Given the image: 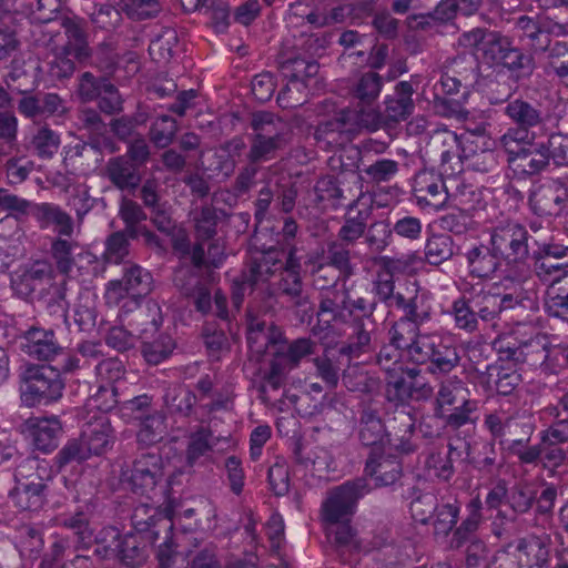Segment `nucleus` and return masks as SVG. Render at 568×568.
I'll return each mask as SVG.
<instances>
[{
	"instance_id": "nucleus-29",
	"label": "nucleus",
	"mask_w": 568,
	"mask_h": 568,
	"mask_svg": "<svg viewBox=\"0 0 568 568\" xmlns=\"http://www.w3.org/2000/svg\"><path fill=\"white\" fill-rule=\"evenodd\" d=\"M536 501V491L529 489L527 486H514L508 493L507 506L511 510L510 515H507L504 510H498L496 519L500 521L515 523L521 515L530 511ZM493 532L496 537L501 538L507 535V529L503 527V523H493Z\"/></svg>"
},
{
	"instance_id": "nucleus-58",
	"label": "nucleus",
	"mask_w": 568,
	"mask_h": 568,
	"mask_svg": "<svg viewBox=\"0 0 568 568\" xmlns=\"http://www.w3.org/2000/svg\"><path fill=\"white\" fill-rule=\"evenodd\" d=\"M342 383L347 390L365 395L374 393L378 387L377 378L369 376L357 365L351 366L349 363L343 369Z\"/></svg>"
},
{
	"instance_id": "nucleus-35",
	"label": "nucleus",
	"mask_w": 568,
	"mask_h": 568,
	"mask_svg": "<svg viewBox=\"0 0 568 568\" xmlns=\"http://www.w3.org/2000/svg\"><path fill=\"white\" fill-rule=\"evenodd\" d=\"M462 294L475 310L476 315L481 322H493L498 318L496 303V286H486L484 284H468L462 291Z\"/></svg>"
},
{
	"instance_id": "nucleus-55",
	"label": "nucleus",
	"mask_w": 568,
	"mask_h": 568,
	"mask_svg": "<svg viewBox=\"0 0 568 568\" xmlns=\"http://www.w3.org/2000/svg\"><path fill=\"white\" fill-rule=\"evenodd\" d=\"M48 496V487H32L16 483L10 497L21 510L37 511L41 509Z\"/></svg>"
},
{
	"instance_id": "nucleus-1",
	"label": "nucleus",
	"mask_w": 568,
	"mask_h": 568,
	"mask_svg": "<svg viewBox=\"0 0 568 568\" xmlns=\"http://www.w3.org/2000/svg\"><path fill=\"white\" fill-rule=\"evenodd\" d=\"M483 425L490 434L491 443L497 442L501 449L511 456H516L523 465H536L541 456L539 445H529L534 434L531 424H523L520 435L513 434L514 425H517L513 417L504 412L494 410L487 413Z\"/></svg>"
},
{
	"instance_id": "nucleus-25",
	"label": "nucleus",
	"mask_w": 568,
	"mask_h": 568,
	"mask_svg": "<svg viewBox=\"0 0 568 568\" xmlns=\"http://www.w3.org/2000/svg\"><path fill=\"white\" fill-rule=\"evenodd\" d=\"M277 67L287 81L302 80L307 81L315 77L320 65L315 60L306 59L287 42L282 44L277 53Z\"/></svg>"
},
{
	"instance_id": "nucleus-16",
	"label": "nucleus",
	"mask_w": 568,
	"mask_h": 568,
	"mask_svg": "<svg viewBox=\"0 0 568 568\" xmlns=\"http://www.w3.org/2000/svg\"><path fill=\"white\" fill-rule=\"evenodd\" d=\"M285 256L286 252L275 246L252 256L236 281L240 288L253 291L257 284L272 283L278 271L284 267Z\"/></svg>"
},
{
	"instance_id": "nucleus-43",
	"label": "nucleus",
	"mask_w": 568,
	"mask_h": 568,
	"mask_svg": "<svg viewBox=\"0 0 568 568\" xmlns=\"http://www.w3.org/2000/svg\"><path fill=\"white\" fill-rule=\"evenodd\" d=\"M342 111L354 134L362 129L377 131L379 128L385 126L384 113L374 103H356V109H343Z\"/></svg>"
},
{
	"instance_id": "nucleus-3",
	"label": "nucleus",
	"mask_w": 568,
	"mask_h": 568,
	"mask_svg": "<svg viewBox=\"0 0 568 568\" xmlns=\"http://www.w3.org/2000/svg\"><path fill=\"white\" fill-rule=\"evenodd\" d=\"M504 113L514 126L499 138V143L534 142L547 134V118L535 103L516 98L507 102Z\"/></svg>"
},
{
	"instance_id": "nucleus-7",
	"label": "nucleus",
	"mask_w": 568,
	"mask_h": 568,
	"mask_svg": "<svg viewBox=\"0 0 568 568\" xmlns=\"http://www.w3.org/2000/svg\"><path fill=\"white\" fill-rule=\"evenodd\" d=\"M372 488L364 477H357L333 487L328 490L322 505L324 520L331 525L349 521L356 510L358 500L369 494Z\"/></svg>"
},
{
	"instance_id": "nucleus-63",
	"label": "nucleus",
	"mask_w": 568,
	"mask_h": 568,
	"mask_svg": "<svg viewBox=\"0 0 568 568\" xmlns=\"http://www.w3.org/2000/svg\"><path fill=\"white\" fill-rule=\"evenodd\" d=\"M69 239L70 237H54L50 245L51 257L54 261L57 270L63 276H67L71 272L74 265L73 250L78 247V243Z\"/></svg>"
},
{
	"instance_id": "nucleus-61",
	"label": "nucleus",
	"mask_w": 568,
	"mask_h": 568,
	"mask_svg": "<svg viewBox=\"0 0 568 568\" xmlns=\"http://www.w3.org/2000/svg\"><path fill=\"white\" fill-rule=\"evenodd\" d=\"M450 314L456 328L466 333H475L480 329L481 320L463 294L453 302Z\"/></svg>"
},
{
	"instance_id": "nucleus-36",
	"label": "nucleus",
	"mask_w": 568,
	"mask_h": 568,
	"mask_svg": "<svg viewBox=\"0 0 568 568\" xmlns=\"http://www.w3.org/2000/svg\"><path fill=\"white\" fill-rule=\"evenodd\" d=\"M60 144V134L48 123L36 124L27 138V149L32 155L41 160L53 159L59 151Z\"/></svg>"
},
{
	"instance_id": "nucleus-52",
	"label": "nucleus",
	"mask_w": 568,
	"mask_h": 568,
	"mask_svg": "<svg viewBox=\"0 0 568 568\" xmlns=\"http://www.w3.org/2000/svg\"><path fill=\"white\" fill-rule=\"evenodd\" d=\"M282 333L275 326H266L264 322L252 323L247 328L246 341L252 352L266 353L270 345L276 346Z\"/></svg>"
},
{
	"instance_id": "nucleus-20",
	"label": "nucleus",
	"mask_w": 568,
	"mask_h": 568,
	"mask_svg": "<svg viewBox=\"0 0 568 568\" xmlns=\"http://www.w3.org/2000/svg\"><path fill=\"white\" fill-rule=\"evenodd\" d=\"M284 267L278 271L275 281L268 285L270 296H283L290 298L298 296L303 290V280L301 275L302 264L297 256V248L291 245L286 252Z\"/></svg>"
},
{
	"instance_id": "nucleus-37",
	"label": "nucleus",
	"mask_w": 568,
	"mask_h": 568,
	"mask_svg": "<svg viewBox=\"0 0 568 568\" xmlns=\"http://www.w3.org/2000/svg\"><path fill=\"white\" fill-rule=\"evenodd\" d=\"M105 176L121 191L135 190L141 182L139 168L125 155L111 158L104 168Z\"/></svg>"
},
{
	"instance_id": "nucleus-33",
	"label": "nucleus",
	"mask_w": 568,
	"mask_h": 568,
	"mask_svg": "<svg viewBox=\"0 0 568 568\" xmlns=\"http://www.w3.org/2000/svg\"><path fill=\"white\" fill-rule=\"evenodd\" d=\"M365 474L375 480L378 487L394 485L403 475L400 460L382 452L371 453L366 460Z\"/></svg>"
},
{
	"instance_id": "nucleus-15",
	"label": "nucleus",
	"mask_w": 568,
	"mask_h": 568,
	"mask_svg": "<svg viewBox=\"0 0 568 568\" xmlns=\"http://www.w3.org/2000/svg\"><path fill=\"white\" fill-rule=\"evenodd\" d=\"M508 155L511 171L520 178H529L545 171L549 161L544 144L534 142H503L499 143Z\"/></svg>"
},
{
	"instance_id": "nucleus-19",
	"label": "nucleus",
	"mask_w": 568,
	"mask_h": 568,
	"mask_svg": "<svg viewBox=\"0 0 568 568\" xmlns=\"http://www.w3.org/2000/svg\"><path fill=\"white\" fill-rule=\"evenodd\" d=\"M551 550L552 539L549 534H528L517 540L516 559L520 568H548Z\"/></svg>"
},
{
	"instance_id": "nucleus-51",
	"label": "nucleus",
	"mask_w": 568,
	"mask_h": 568,
	"mask_svg": "<svg viewBox=\"0 0 568 568\" xmlns=\"http://www.w3.org/2000/svg\"><path fill=\"white\" fill-rule=\"evenodd\" d=\"M430 357L428 372L432 374H448L456 368L460 362L457 348L440 336Z\"/></svg>"
},
{
	"instance_id": "nucleus-59",
	"label": "nucleus",
	"mask_w": 568,
	"mask_h": 568,
	"mask_svg": "<svg viewBox=\"0 0 568 568\" xmlns=\"http://www.w3.org/2000/svg\"><path fill=\"white\" fill-rule=\"evenodd\" d=\"M131 311L135 310L130 325L141 327L140 332L156 331L162 324L161 308L154 301H146L144 305L131 306Z\"/></svg>"
},
{
	"instance_id": "nucleus-14",
	"label": "nucleus",
	"mask_w": 568,
	"mask_h": 568,
	"mask_svg": "<svg viewBox=\"0 0 568 568\" xmlns=\"http://www.w3.org/2000/svg\"><path fill=\"white\" fill-rule=\"evenodd\" d=\"M163 476L162 456L155 452H145L138 455L132 464L122 470L121 478L133 493L149 495L162 481Z\"/></svg>"
},
{
	"instance_id": "nucleus-62",
	"label": "nucleus",
	"mask_w": 568,
	"mask_h": 568,
	"mask_svg": "<svg viewBox=\"0 0 568 568\" xmlns=\"http://www.w3.org/2000/svg\"><path fill=\"white\" fill-rule=\"evenodd\" d=\"M454 241L447 234L432 235L425 245V258L430 265H440L454 255Z\"/></svg>"
},
{
	"instance_id": "nucleus-38",
	"label": "nucleus",
	"mask_w": 568,
	"mask_h": 568,
	"mask_svg": "<svg viewBox=\"0 0 568 568\" xmlns=\"http://www.w3.org/2000/svg\"><path fill=\"white\" fill-rule=\"evenodd\" d=\"M250 125L253 130L251 136L272 138L275 140L290 141V124L270 111H255L251 114Z\"/></svg>"
},
{
	"instance_id": "nucleus-12",
	"label": "nucleus",
	"mask_w": 568,
	"mask_h": 568,
	"mask_svg": "<svg viewBox=\"0 0 568 568\" xmlns=\"http://www.w3.org/2000/svg\"><path fill=\"white\" fill-rule=\"evenodd\" d=\"M409 302L410 300L399 298L398 310L402 316L388 329V342L405 353L420 334L422 325L430 320V311L424 307L423 300L417 303Z\"/></svg>"
},
{
	"instance_id": "nucleus-10",
	"label": "nucleus",
	"mask_w": 568,
	"mask_h": 568,
	"mask_svg": "<svg viewBox=\"0 0 568 568\" xmlns=\"http://www.w3.org/2000/svg\"><path fill=\"white\" fill-rule=\"evenodd\" d=\"M152 284V274L140 265L132 264L124 270L121 280L109 283L105 298L110 304L124 301L121 311L128 313L132 310L131 306H136L141 298L151 293Z\"/></svg>"
},
{
	"instance_id": "nucleus-24",
	"label": "nucleus",
	"mask_w": 568,
	"mask_h": 568,
	"mask_svg": "<svg viewBox=\"0 0 568 568\" xmlns=\"http://www.w3.org/2000/svg\"><path fill=\"white\" fill-rule=\"evenodd\" d=\"M20 432L31 438L34 447L49 453L58 447L62 425L58 417H30L20 425Z\"/></svg>"
},
{
	"instance_id": "nucleus-4",
	"label": "nucleus",
	"mask_w": 568,
	"mask_h": 568,
	"mask_svg": "<svg viewBox=\"0 0 568 568\" xmlns=\"http://www.w3.org/2000/svg\"><path fill=\"white\" fill-rule=\"evenodd\" d=\"M22 387L21 403L27 407H36L61 398L64 383L59 371L51 366L28 364L20 374Z\"/></svg>"
},
{
	"instance_id": "nucleus-26",
	"label": "nucleus",
	"mask_w": 568,
	"mask_h": 568,
	"mask_svg": "<svg viewBox=\"0 0 568 568\" xmlns=\"http://www.w3.org/2000/svg\"><path fill=\"white\" fill-rule=\"evenodd\" d=\"M357 435L361 444L372 447V453L383 452L390 444L389 434L377 409L365 406L359 412Z\"/></svg>"
},
{
	"instance_id": "nucleus-50",
	"label": "nucleus",
	"mask_w": 568,
	"mask_h": 568,
	"mask_svg": "<svg viewBox=\"0 0 568 568\" xmlns=\"http://www.w3.org/2000/svg\"><path fill=\"white\" fill-rule=\"evenodd\" d=\"M460 506L456 497L437 499V509L433 517L436 535L447 536L454 529L459 518Z\"/></svg>"
},
{
	"instance_id": "nucleus-60",
	"label": "nucleus",
	"mask_w": 568,
	"mask_h": 568,
	"mask_svg": "<svg viewBox=\"0 0 568 568\" xmlns=\"http://www.w3.org/2000/svg\"><path fill=\"white\" fill-rule=\"evenodd\" d=\"M179 44L178 32L172 28H164L149 45L152 59L159 63L169 62Z\"/></svg>"
},
{
	"instance_id": "nucleus-44",
	"label": "nucleus",
	"mask_w": 568,
	"mask_h": 568,
	"mask_svg": "<svg viewBox=\"0 0 568 568\" xmlns=\"http://www.w3.org/2000/svg\"><path fill=\"white\" fill-rule=\"evenodd\" d=\"M68 292V276H63L57 281V276L53 277L51 283L44 288V292L37 300L42 302L45 310L51 315H57L61 318H67L69 302L67 300Z\"/></svg>"
},
{
	"instance_id": "nucleus-40",
	"label": "nucleus",
	"mask_w": 568,
	"mask_h": 568,
	"mask_svg": "<svg viewBox=\"0 0 568 568\" xmlns=\"http://www.w3.org/2000/svg\"><path fill=\"white\" fill-rule=\"evenodd\" d=\"M384 85V78L368 70L357 74L351 87L349 95L358 104H373L378 99Z\"/></svg>"
},
{
	"instance_id": "nucleus-17",
	"label": "nucleus",
	"mask_w": 568,
	"mask_h": 568,
	"mask_svg": "<svg viewBox=\"0 0 568 568\" xmlns=\"http://www.w3.org/2000/svg\"><path fill=\"white\" fill-rule=\"evenodd\" d=\"M348 293L339 290H326L321 292L318 310L316 312L317 323L311 328L313 336L317 337L322 344L326 341L333 331V323H347Z\"/></svg>"
},
{
	"instance_id": "nucleus-11",
	"label": "nucleus",
	"mask_w": 568,
	"mask_h": 568,
	"mask_svg": "<svg viewBox=\"0 0 568 568\" xmlns=\"http://www.w3.org/2000/svg\"><path fill=\"white\" fill-rule=\"evenodd\" d=\"M529 233L527 229L516 221H508L497 225L490 235L494 251L501 256L508 265L516 267L526 265L529 254Z\"/></svg>"
},
{
	"instance_id": "nucleus-45",
	"label": "nucleus",
	"mask_w": 568,
	"mask_h": 568,
	"mask_svg": "<svg viewBox=\"0 0 568 568\" xmlns=\"http://www.w3.org/2000/svg\"><path fill=\"white\" fill-rule=\"evenodd\" d=\"M163 400L171 414L189 417L196 403V396L182 384H171L165 388Z\"/></svg>"
},
{
	"instance_id": "nucleus-53",
	"label": "nucleus",
	"mask_w": 568,
	"mask_h": 568,
	"mask_svg": "<svg viewBox=\"0 0 568 568\" xmlns=\"http://www.w3.org/2000/svg\"><path fill=\"white\" fill-rule=\"evenodd\" d=\"M225 260L224 244L220 240H213L209 243L207 250H204L202 243L196 242L192 246L191 262L196 268H217Z\"/></svg>"
},
{
	"instance_id": "nucleus-23",
	"label": "nucleus",
	"mask_w": 568,
	"mask_h": 568,
	"mask_svg": "<svg viewBox=\"0 0 568 568\" xmlns=\"http://www.w3.org/2000/svg\"><path fill=\"white\" fill-rule=\"evenodd\" d=\"M413 195L422 209L439 210L448 200L443 179L432 171H420L415 175Z\"/></svg>"
},
{
	"instance_id": "nucleus-32",
	"label": "nucleus",
	"mask_w": 568,
	"mask_h": 568,
	"mask_svg": "<svg viewBox=\"0 0 568 568\" xmlns=\"http://www.w3.org/2000/svg\"><path fill=\"white\" fill-rule=\"evenodd\" d=\"M354 133L348 125L343 111L341 110L334 118L321 122L314 132L316 142L324 149H338L348 143Z\"/></svg>"
},
{
	"instance_id": "nucleus-30",
	"label": "nucleus",
	"mask_w": 568,
	"mask_h": 568,
	"mask_svg": "<svg viewBox=\"0 0 568 568\" xmlns=\"http://www.w3.org/2000/svg\"><path fill=\"white\" fill-rule=\"evenodd\" d=\"M514 30L521 42L534 52L549 51L550 31L538 16H520L515 20Z\"/></svg>"
},
{
	"instance_id": "nucleus-42",
	"label": "nucleus",
	"mask_w": 568,
	"mask_h": 568,
	"mask_svg": "<svg viewBox=\"0 0 568 568\" xmlns=\"http://www.w3.org/2000/svg\"><path fill=\"white\" fill-rule=\"evenodd\" d=\"M101 161V146L98 141L80 142L69 148L64 162L73 170L87 173Z\"/></svg>"
},
{
	"instance_id": "nucleus-34",
	"label": "nucleus",
	"mask_w": 568,
	"mask_h": 568,
	"mask_svg": "<svg viewBox=\"0 0 568 568\" xmlns=\"http://www.w3.org/2000/svg\"><path fill=\"white\" fill-rule=\"evenodd\" d=\"M352 333L347 342L338 347V354L346 357L347 363L353 358L369 353L373 349V334L376 329V321H351Z\"/></svg>"
},
{
	"instance_id": "nucleus-56",
	"label": "nucleus",
	"mask_w": 568,
	"mask_h": 568,
	"mask_svg": "<svg viewBox=\"0 0 568 568\" xmlns=\"http://www.w3.org/2000/svg\"><path fill=\"white\" fill-rule=\"evenodd\" d=\"M477 409V402L469 398L456 406H452L447 410H442L436 416L444 422L446 427L456 430L467 424H474L476 417L473 415Z\"/></svg>"
},
{
	"instance_id": "nucleus-5",
	"label": "nucleus",
	"mask_w": 568,
	"mask_h": 568,
	"mask_svg": "<svg viewBox=\"0 0 568 568\" xmlns=\"http://www.w3.org/2000/svg\"><path fill=\"white\" fill-rule=\"evenodd\" d=\"M132 525L135 534L144 536L150 544L162 539L158 550L159 568H172L171 562L174 559L171 538L172 520L159 514L155 508L141 505L132 514Z\"/></svg>"
},
{
	"instance_id": "nucleus-27",
	"label": "nucleus",
	"mask_w": 568,
	"mask_h": 568,
	"mask_svg": "<svg viewBox=\"0 0 568 568\" xmlns=\"http://www.w3.org/2000/svg\"><path fill=\"white\" fill-rule=\"evenodd\" d=\"M428 150L434 158L439 160L443 173H453L454 163H459L460 141L458 135L446 129H437L428 141Z\"/></svg>"
},
{
	"instance_id": "nucleus-22",
	"label": "nucleus",
	"mask_w": 568,
	"mask_h": 568,
	"mask_svg": "<svg viewBox=\"0 0 568 568\" xmlns=\"http://www.w3.org/2000/svg\"><path fill=\"white\" fill-rule=\"evenodd\" d=\"M27 214L34 219L41 230L52 229L57 237H71L74 233L72 216L55 203L31 202Z\"/></svg>"
},
{
	"instance_id": "nucleus-18",
	"label": "nucleus",
	"mask_w": 568,
	"mask_h": 568,
	"mask_svg": "<svg viewBox=\"0 0 568 568\" xmlns=\"http://www.w3.org/2000/svg\"><path fill=\"white\" fill-rule=\"evenodd\" d=\"M567 203L568 185L560 180L547 181L529 195L531 210L540 216H557Z\"/></svg>"
},
{
	"instance_id": "nucleus-47",
	"label": "nucleus",
	"mask_w": 568,
	"mask_h": 568,
	"mask_svg": "<svg viewBox=\"0 0 568 568\" xmlns=\"http://www.w3.org/2000/svg\"><path fill=\"white\" fill-rule=\"evenodd\" d=\"M469 399V392L463 381L450 377L439 384L435 403V415Z\"/></svg>"
},
{
	"instance_id": "nucleus-48",
	"label": "nucleus",
	"mask_w": 568,
	"mask_h": 568,
	"mask_svg": "<svg viewBox=\"0 0 568 568\" xmlns=\"http://www.w3.org/2000/svg\"><path fill=\"white\" fill-rule=\"evenodd\" d=\"M146 541L144 536L136 534L121 536L115 558L129 567L142 565L148 558Z\"/></svg>"
},
{
	"instance_id": "nucleus-2",
	"label": "nucleus",
	"mask_w": 568,
	"mask_h": 568,
	"mask_svg": "<svg viewBox=\"0 0 568 568\" xmlns=\"http://www.w3.org/2000/svg\"><path fill=\"white\" fill-rule=\"evenodd\" d=\"M113 444V429L105 417L87 424L78 438L69 440L58 453L60 468L71 463H82L92 456H101Z\"/></svg>"
},
{
	"instance_id": "nucleus-6",
	"label": "nucleus",
	"mask_w": 568,
	"mask_h": 568,
	"mask_svg": "<svg viewBox=\"0 0 568 568\" xmlns=\"http://www.w3.org/2000/svg\"><path fill=\"white\" fill-rule=\"evenodd\" d=\"M22 75L21 71H12L7 77L10 90L22 94L17 104L18 112L22 116L33 121L36 125L38 120L62 116L68 112L65 101L59 94L53 92L31 94V88L17 83Z\"/></svg>"
},
{
	"instance_id": "nucleus-39",
	"label": "nucleus",
	"mask_w": 568,
	"mask_h": 568,
	"mask_svg": "<svg viewBox=\"0 0 568 568\" xmlns=\"http://www.w3.org/2000/svg\"><path fill=\"white\" fill-rule=\"evenodd\" d=\"M323 354L313 359L316 376L325 384L326 388L335 389L343 373V363L338 354V348L332 347L324 341Z\"/></svg>"
},
{
	"instance_id": "nucleus-54",
	"label": "nucleus",
	"mask_w": 568,
	"mask_h": 568,
	"mask_svg": "<svg viewBox=\"0 0 568 568\" xmlns=\"http://www.w3.org/2000/svg\"><path fill=\"white\" fill-rule=\"evenodd\" d=\"M290 141L270 138H250V150L246 154L247 162L260 164L274 160L277 153L286 148Z\"/></svg>"
},
{
	"instance_id": "nucleus-13",
	"label": "nucleus",
	"mask_w": 568,
	"mask_h": 568,
	"mask_svg": "<svg viewBox=\"0 0 568 568\" xmlns=\"http://www.w3.org/2000/svg\"><path fill=\"white\" fill-rule=\"evenodd\" d=\"M55 275L51 263L45 260H37L21 265L11 274L10 287L17 297L33 303L44 292V288L48 287Z\"/></svg>"
},
{
	"instance_id": "nucleus-28",
	"label": "nucleus",
	"mask_w": 568,
	"mask_h": 568,
	"mask_svg": "<svg viewBox=\"0 0 568 568\" xmlns=\"http://www.w3.org/2000/svg\"><path fill=\"white\" fill-rule=\"evenodd\" d=\"M415 90L408 81H400L394 88V93L385 99V126L392 128L406 121L414 112L413 94Z\"/></svg>"
},
{
	"instance_id": "nucleus-57",
	"label": "nucleus",
	"mask_w": 568,
	"mask_h": 568,
	"mask_svg": "<svg viewBox=\"0 0 568 568\" xmlns=\"http://www.w3.org/2000/svg\"><path fill=\"white\" fill-rule=\"evenodd\" d=\"M326 263L336 268L345 280L354 274V266L352 265L351 246L337 240L327 243L325 251Z\"/></svg>"
},
{
	"instance_id": "nucleus-9",
	"label": "nucleus",
	"mask_w": 568,
	"mask_h": 568,
	"mask_svg": "<svg viewBox=\"0 0 568 568\" xmlns=\"http://www.w3.org/2000/svg\"><path fill=\"white\" fill-rule=\"evenodd\" d=\"M483 59L494 67H503L516 74L517 79L528 78L534 71V60L515 47L509 37L493 31L484 49Z\"/></svg>"
},
{
	"instance_id": "nucleus-64",
	"label": "nucleus",
	"mask_w": 568,
	"mask_h": 568,
	"mask_svg": "<svg viewBox=\"0 0 568 568\" xmlns=\"http://www.w3.org/2000/svg\"><path fill=\"white\" fill-rule=\"evenodd\" d=\"M178 122L170 115L158 116L151 124L149 138L159 149L168 148L174 140L178 132Z\"/></svg>"
},
{
	"instance_id": "nucleus-46",
	"label": "nucleus",
	"mask_w": 568,
	"mask_h": 568,
	"mask_svg": "<svg viewBox=\"0 0 568 568\" xmlns=\"http://www.w3.org/2000/svg\"><path fill=\"white\" fill-rule=\"evenodd\" d=\"M224 215L223 210H217L211 204L201 206L193 213L194 232L197 242H206L214 239L217 233V225Z\"/></svg>"
},
{
	"instance_id": "nucleus-41",
	"label": "nucleus",
	"mask_w": 568,
	"mask_h": 568,
	"mask_svg": "<svg viewBox=\"0 0 568 568\" xmlns=\"http://www.w3.org/2000/svg\"><path fill=\"white\" fill-rule=\"evenodd\" d=\"M499 254L494 247L476 245L466 252L469 274L479 278L490 277L499 267Z\"/></svg>"
},
{
	"instance_id": "nucleus-21",
	"label": "nucleus",
	"mask_w": 568,
	"mask_h": 568,
	"mask_svg": "<svg viewBox=\"0 0 568 568\" xmlns=\"http://www.w3.org/2000/svg\"><path fill=\"white\" fill-rule=\"evenodd\" d=\"M19 347L23 354L38 361H50L62 351L54 331L38 326H31L20 334Z\"/></svg>"
},
{
	"instance_id": "nucleus-31",
	"label": "nucleus",
	"mask_w": 568,
	"mask_h": 568,
	"mask_svg": "<svg viewBox=\"0 0 568 568\" xmlns=\"http://www.w3.org/2000/svg\"><path fill=\"white\" fill-rule=\"evenodd\" d=\"M372 292L375 300L385 304L387 307H395L398 310L399 298L410 300L409 303H417L423 298L418 294L416 282L408 283L405 290L395 291V280L392 278L389 273L378 272L376 278L373 281Z\"/></svg>"
},
{
	"instance_id": "nucleus-49",
	"label": "nucleus",
	"mask_w": 568,
	"mask_h": 568,
	"mask_svg": "<svg viewBox=\"0 0 568 568\" xmlns=\"http://www.w3.org/2000/svg\"><path fill=\"white\" fill-rule=\"evenodd\" d=\"M16 483L32 487H48L51 470L37 458L23 460L16 469Z\"/></svg>"
},
{
	"instance_id": "nucleus-8",
	"label": "nucleus",
	"mask_w": 568,
	"mask_h": 568,
	"mask_svg": "<svg viewBox=\"0 0 568 568\" xmlns=\"http://www.w3.org/2000/svg\"><path fill=\"white\" fill-rule=\"evenodd\" d=\"M531 253L532 270L544 284L552 285L561 280L568 270V245L557 242L552 236L534 239Z\"/></svg>"
}]
</instances>
